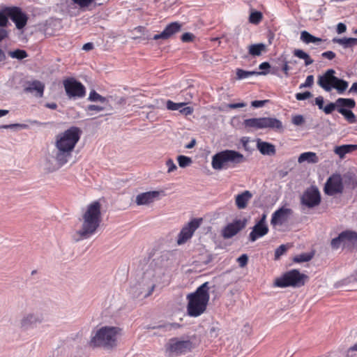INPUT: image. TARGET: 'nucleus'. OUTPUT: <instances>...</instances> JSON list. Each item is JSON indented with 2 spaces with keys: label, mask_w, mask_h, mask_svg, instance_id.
<instances>
[{
  "label": "nucleus",
  "mask_w": 357,
  "mask_h": 357,
  "mask_svg": "<svg viewBox=\"0 0 357 357\" xmlns=\"http://www.w3.org/2000/svg\"><path fill=\"white\" fill-rule=\"evenodd\" d=\"M301 40L306 44H310V43L318 44L319 43H321L323 41V40L321 38L314 36L307 31H301Z\"/></svg>",
  "instance_id": "72a5a7b5"
},
{
  "label": "nucleus",
  "mask_w": 357,
  "mask_h": 357,
  "mask_svg": "<svg viewBox=\"0 0 357 357\" xmlns=\"http://www.w3.org/2000/svg\"><path fill=\"white\" fill-rule=\"evenodd\" d=\"M236 75L237 79H243L250 77V73L249 70L237 68Z\"/></svg>",
  "instance_id": "3c124183"
},
{
  "label": "nucleus",
  "mask_w": 357,
  "mask_h": 357,
  "mask_svg": "<svg viewBox=\"0 0 357 357\" xmlns=\"http://www.w3.org/2000/svg\"><path fill=\"white\" fill-rule=\"evenodd\" d=\"M249 142H250V138L248 137H241V143L242 144L243 147L245 151H250V147L248 146Z\"/></svg>",
  "instance_id": "774afa93"
},
{
  "label": "nucleus",
  "mask_w": 357,
  "mask_h": 357,
  "mask_svg": "<svg viewBox=\"0 0 357 357\" xmlns=\"http://www.w3.org/2000/svg\"><path fill=\"white\" fill-rule=\"evenodd\" d=\"M128 293L132 298H139L142 294L141 284L136 283L135 284L130 286L128 289Z\"/></svg>",
  "instance_id": "e433bc0d"
},
{
  "label": "nucleus",
  "mask_w": 357,
  "mask_h": 357,
  "mask_svg": "<svg viewBox=\"0 0 357 357\" xmlns=\"http://www.w3.org/2000/svg\"><path fill=\"white\" fill-rule=\"evenodd\" d=\"M177 162L180 167L185 168L192 163V160L189 156L179 155L177 156Z\"/></svg>",
  "instance_id": "ea45409f"
},
{
  "label": "nucleus",
  "mask_w": 357,
  "mask_h": 357,
  "mask_svg": "<svg viewBox=\"0 0 357 357\" xmlns=\"http://www.w3.org/2000/svg\"><path fill=\"white\" fill-rule=\"evenodd\" d=\"M248 256L246 254H242L237 258V262L240 267H245L248 263Z\"/></svg>",
  "instance_id": "864d4df0"
},
{
  "label": "nucleus",
  "mask_w": 357,
  "mask_h": 357,
  "mask_svg": "<svg viewBox=\"0 0 357 357\" xmlns=\"http://www.w3.org/2000/svg\"><path fill=\"white\" fill-rule=\"evenodd\" d=\"M344 236L342 232H340L337 236L333 238L331 241V246L332 249L337 250L338 249L341 245L344 246Z\"/></svg>",
  "instance_id": "79ce46f5"
},
{
  "label": "nucleus",
  "mask_w": 357,
  "mask_h": 357,
  "mask_svg": "<svg viewBox=\"0 0 357 357\" xmlns=\"http://www.w3.org/2000/svg\"><path fill=\"white\" fill-rule=\"evenodd\" d=\"M160 195L157 190L148 191L137 195L135 202L138 206L146 205L153 202Z\"/></svg>",
  "instance_id": "aec40b11"
},
{
  "label": "nucleus",
  "mask_w": 357,
  "mask_h": 357,
  "mask_svg": "<svg viewBox=\"0 0 357 357\" xmlns=\"http://www.w3.org/2000/svg\"><path fill=\"white\" fill-rule=\"evenodd\" d=\"M333 43H337L342 45L344 48H351L357 45V38L344 37V38H333L332 39Z\"/></svg>",
  "instance_id": "c85d7f7f"
},
{
  "label": "nucleus",
  "mask_w": 357,
  "mask_h": 357,
  "mask_svg": "<svg viewBox=\"0 0 357 357\" xmlns=\"http://www.w3.org/2000/svg\"><path fill=\"white\" fill-rule=\"evenodd\" d=\"M314 84V76L312 75H308L306 77V79L304 83H302L299 86V89L303 88H311Z\"/></svg>",
  "instance_id": "8fccbe9b"
},
{
  "label": "nucleus",
  "mask_w": 357,
  "mask_h": 357,
  "mask_svg": "<svg viewBox=\"0 0 357 357\" xmlns=\"http://www.w3.org/2000/svg\"><path fill=\"white\" fill-rule=\"evenodd\" d=\"M193 107L189 106L185 107V105L179 109L180 113L185 116L191 115L193 113Z\"/></svg>",
  "instance_id": "052dcab7"
},
{
  "label": "nucleus",
  "mask_w": 357,
  "mask_h": 357,
  "mask_svg": "<svg viewBox=\"0 0 357 357\" xmlns=\"http://www.w3.org/2000/svg\"><path fill=\"white\" fill-rule=\"evenodd\" d=\"M314 105L326 114H331L334 111L340 113L349 123H356V116L352 109L356 103L351 98H338L335 102H329L324 105V98L319 96L314 98Z\"/></svg>",
  "instance_id": "f03ea898"
},
{
  "label": "nucleus",
  "mask_w": 357,
  "mask_h": 357,
  "mask_svg": "<svg viewBox=\"0 0 357 357\" xmlns=\"http://www.w3.org/2000/svg\"><path fill=\"white\" fill-rule=\"evenodd\" d=\"M308 279V276L300 272L298 269H291L284 273L275 280L274 285L280 288L303 287Z\"/></svg>",
  "instance_id": "6e6552de"
},
{
  "label": "nucleus",
  "mask_w": 357,
  "mask_h": 357,
  "mask_svg": "<svg viewBox=\"0 0 357 357\" xmlns=\"http://www.w3.org/2000/svg\"><path fill=\"white\" fill-rule=\"evenodd\" d=\"M252 197V194L249 190H245L235 197V204L238 209H244L247 207L248 203Z\"/></svg>",
  "instance_id": "393cba45"
},
{
  "label": "nucleus",
  "mask_w": 357,
  "mask_h": 357,
  "mask_svg": "<svg viewBox=\"0 0 357 357\" xmlns=\"http://www.w3.org/2000/svg\"><path fill=\"white\" fill-rule=\"evenodd\" d=\"M63 86L69 99L77 100L86 95L85 86L73 77H69L63 81Z\"/></svg>",
  "instance_id": "1a4fd4ad"
},
{
  "label": "nucleus",
  "mask_w": 357,
  "mask_h": 357,
  "mask_svg": "<svg viewBox=\"0 0 357 357\" xmlns=\"http://www.w3.org/2000/svg\"><path fill=\"white\" fill-rule=\"evenodd\" d=\"M357 151V144H342L336 146L334 149V152L341 159H343L346 154L352 153Z\"/></svg>",
  "instance_id": "bb28decb"
},
{
  "label": "nucleus",
  "mask_w": 357,
  "mask_h": 357,
  "mask_svg": "<svg viewBox=\"0 0 357 357\" xmlns=\"http://www.w3.org/2000/svg\"><path fill=\"white\" fill-rule=\"evenodd\" d=\"M262 13L258 10H252L249 15V22L253 24H258L262 20Z\"/></svg>",
  "instance_id": "4c0bfd02"
},
{
  "label": "nucleus",
  "mask_w": 357,
  "mask_h": 357,
  "mask_svg": "<svg viewBox=\"0 0 357 357\" xmlns=\"http://www.w3.org/2000/svg\"><path fill=\"white\" fill-rule=\"evenodd\" d=\"M320 192L317 186L312 185L307 188L301 197V204L308 208H313L321 203Z\"/></svg>",
  "instance_id": "9b49d317"
},
{
  "label": "nucleus",
  "mask_w": 357,
  "mask_h": 357,
  "mask_svg": "<svg viewBox=\"0 0 357 357\" xmlns=\"http://www.w3.org/2000/svg\"><path fill=\"white\" fill-rule=\"evenodd\" d=\"M305 122V119L303 115L298 114L292 118V123L295 126H301Z\"/></svg>",
  "instance_id": "bf43d9fd"
},
{
  "label": "nucleus",
  "mask_w": 357,
  "mask_h": 357,
  "mask_svg": "<svg viewBox=\"0 0 357 357\" xmlns=\"http://www.w3.org/2000/svg\"><path fill=\"white\" fill-rule=\"evenodd\" d=\"M245 156L238 151L225 149L212 156L211 165L215 170L235 167L245 161Z\"/></svg>",
  "instance_id": "39448f33"
},
{
  "label": "nucleus",
  "mask_w": 357,
  "mask_h": 357,
  "mask_svg": "<svg viewBox=\"0 0 357 357\" xmlns=\"http://www.w3.org/2000/svg\"><path fill=\"white\" fill-rule=\"evenodd\" d=\"M243 125L248 130L263 129V119L262 117L246 119L243 121Z\"/></svg>",
  "instance_id": "cd10ccee"
},
{
  "label": "nucleus",
  "mask_w": 357,
  "mask_h": 357,
  "mask_svg": "<svg viewBox=\"0 0 357 357\" xmlns=\"http://www.w3.org/2000/svg\"><path fill=\"white\" fill-rule=\"evenodd\" d=\"M312 96L313 95L310 91H305L304 92L296 93L295 97L297 100H305L312 97Z\"/></svg>",
  "instance_id": "09e8293b"
},
{
  "label": "nucleus",
  "mask_w": 357,
  "mask_h": 357,
  "mask_svg": "<svg viewBox=\"0 0 357 357\" xmlns=\"http://www.w3.org/2000/svg\"><path fill=\"white\" fill-rule=\"evenodd\" d=\"M88 100L91 102H100L101 103L108 105L110 100H113V96L103 97L97 93L95 90H91L89 93Z\"/></svg>",
  "instance_id": "2f4dec72"
},
{
  "label": "nucleus",
  "mask_w": 357,
  "mask_h": 357,
  "mask_svg": "<svg viewBox=\"0 0 357 357\" xmlns=\"http://www.w3.org/2000/svg\"><path fill=\"white\" fill-rule=\"evenodd\" d=\"M105 109V107L100 106V105H89L86 108V111H96V112H101L103 111Z\"/></svg>",
  "instance_id": "e2e57ef3"
},
{
  "label": "nucleus",
  "mask_w": 357,
  "mask_h": 357,
  "mask_svg": "<svg viewBox=\"0 0 357 357\" xmlns=\"http://www.w3.org/2000/svg\"><path fill=\"white\" fill-rule=\"evenodd\" d=\"M314 255V252H303L300 255H296L293 258V261L294 263L301 264L303 262L310 261Z\"/></svg>",
  "instance_id": "f704fd0d"
},
{
  "label": "nucleus",
  "mask_w": 357,
  "mask_h": 357,
  "mask_svg": "<svg viewBox=\"0 0 357 357\" xmlns=\"http://www.w3.org/2000/svg\"><path fill=\"white\" fill-rule=\"evenodd\" d=\"M271 66L269 62L264 61L261 63L259 66V69L260 70L259 73L261 75H266L271 71Z\"/></svg>",
  "instance_id": "49530a36"
},
{
  "label": "nucleus",
  "mask_w": 357,
  "mask_h": 357,
  "mask_svg": "<svg viewBox=\"0 0 357 357\" xmlns=\"http://www.w3.org/2000/svg\"><path fill=\"white\" fill-rule=\"evenodd\" d=\"M186 105L185 102H174L171 100L166 102V107L168 110L176 111L179 110L181 107Z\"/></svg>",
  "instance_id": "37998d69"
},
{
  "label": "nucleus",
  "mask_w": 357,
  "mask_h": 357,
  "mask_svg": "<svg viewBox=\"0 0 357 357\" xmlns=\"http://www.w3.org/2000/svg\"><path fill=\"white\" fill-rule=\"evenodd\" d=\"M42 319L40 316L35 314H29L21 321V327L24 330L34 327L38 323H40Z\"/></svg>",
  "instance_id": "b1692460"
},
{
  "label": "nucleus",
  "mask_w": 357,
  "mask_h": 357,
  "mask_svg": "<svg viewBox=\"0 0 357 357\" xmlns=\"http://www.w3.org/2000/svg\"><path fill=\"white\" fill-rule=\"evenodd\" d=\"M347 31V26L345 24L342 22H340L337 24L336 27V31L338 34H342L346 32Z\"/></svg>",
  "instance_id": "338daca9"
},
{
  "label": "nucleus",
  "mask_w": 357,
  "mask_h": 357,
  "mask_svg": "<svg viewBox=\"0 0 357 357\" xmlns=\"http://www.w3.org/2000/svg\"><path fill=\"white\" fill-rule=\"evenodd\" d=\"M119 328L115 326H102L91 337L90 347L112 349L116 346V335Z\"/></svg>",
  "instance_id": "0eeeda50"
},
{
  "label": "nucleus",
  "mask_w": 357,
  "mask_h": 357,
  "mask_svg": "<svg viewBox=\"0 0 357 357\" xmlns=\"http://www.w3.org/2000/svg\"><path fill=\"white\" fill-rule=\"evenodd\" d=\"M72 1L67 5L68 13L70 16H76L79 14V11L76 10V8L74 7L75 5H77L79 8L84 11L86 9L91 6L90 0H71Z\"/></svg>",
  "instance_id": "412c9836"
},
{
  "label": "nucleus",
  "mask_w": 357,
  "mask_h": 357,
  "mask_svg": "<svg viewBox=\"0 0 357 357\" xmlns=\"http://www.w3.org/2000/svg\"><path fill=\"white\" fill-rule=\"evenodd\" d=\"M344 190V183L340 174L335 173L331 175L326 180L324 192L328 196L341 194Z\"/></svg>",
  "instance_id": "9d476101"
},
{
  "label": "nucleus",
  "mask_w": 357,
  "mask_h": 357,
  "mask_svg": "<svg viewBox=\"0 0 357 357\" xmlns=\"http://www.w3.org/2000/svg\"><path fill=\"white\" fill-rule=\"evenodd\" d=\"M181 325L178 323H165L164 324H158L152 327L153 329H163L165 331H171L181 328Z\"/></svg>",
  "instance_id": "58836bf2"
},
{
  "label": "nucleus",
  "mask_w": 357,
  "mask_h": 357,
  "mask_svg": "<svg viewBox=\"0 0 357 357\" xmlns=\"http://www.w3.org/2000/svg\"><path fill=\"white\" fill-rule=\"evenodd\" d=\"M342 232L344 236V248L357 247V232L353 230H344Z\"/></svg>",
  "instance_id": "5701e85b"
},
{
  "label": "nucleus",
  "mask_w": 357,
  "mask_h": 357,
  "mask_svg": "<svg viewBox=\"0 0 357 357\" xmlns=\"http://www.w3.org/2000/svg\"><path fill=\"white\" fill-rule=\"evenodd\" d=\"M45 91V84L39 80H33L28 82L27 85L24 87L25 93H34L36 98H42Z\"/></svg>",
  "instance_id": "f3484780"
},
{
  "label": "nucleus",
  "mask_w": 357,
  "mask_h": 357,
  "mask_svg": "<svg viewBox=\"0 0 357 357\" xmlns=\"http://www.w3.org/2000/svg\"><path fill=\"white\" fill-rule=\"evenodd\" d=\"M351 281H357V279L356 278V277L351 275L347 278H344V279L337 282L336 284V287H340L341 286L347 285Z\"/></svg>",
  "instance_id": "5fc2aeb1"
},
{
  "label": "nucleus",
  "mask_w": 357,
  "mask_h": 357,
  "mask_svg": "<svg viewBox=\"0 0 357 357\" xmlns=\"http://www.w3.org/2000/svg\"><path fill=\"white\" fill-rule=\"evenodd\" d=\"M8 55L11 58L16 59L20 61L23 60L24 59H26L29 56L26 51L24 50H22V49H15L13 51H9Z\"/></svg>",
  "instance_id": "c9c22d12"
},
{
  "label": "nucleus",
  "mask_w": 357,
  "mask_h": 357,
  "mask_svg": "<svg viewBox=\"0 0 357 357\" xmlns=\"http://www.w3.org/2000/svg\"><path fill=\"white\" fill-rule=\"evenodd\" d=\"M257 149L263 155L273 156L276 153L275 146L268 142L261 140L260 138H257L256 140Z\"/></svg>",
  "instance_id": "6ab92c4d"
},
{
  "label": "nucleus",
  "mask_w": 357,
  "mask_h": 357,
  "mask_svg": "<svg viewBox=\"0 0 357 357\" xmlns=\"http://www.w3.org/2000/svg\"><path fill=\"white\" fill-rule=\"evenodd\" d=\"M10 6H2L0 9V28L4 29L9 24L10 19Z\"/></svg>",
  "instance_id": "c756f323"
},
{
  "label": "nucleus",
  "mask_w": 357,
  "mask_h": 357,
  "mask_svg": "<svg viewBox=\"0 0 357 357\" xmlns=\"http://www.w3.org/2000/svg\"><path fill=\"white\" fill-rule=\"evenodd\" d=\"M202 222V218H192L179 232L177 243L181 245L190 239Z\"/></svg>",
  "instance_id": "f8f14e48"
},
{
  "label": "nucleus",
  "mask_w": 357,
  "mask_h": 357,
  "mask_svg": "<svg viewBox=\"0 0 357 357\" xmlns=\"http://www.w3.org/2000/svg\"><path fill=\"white\" fill-rule=\"evenodd\" d=\"M1 129H27L29 126L24 123H11L0 126Z\"/></svg>",
  "instance_id": "a18cd8bd"
},
{
  "label": "nucleus",
  "mask_w": 357,
  "mask_h": 357,
  "mask_svg": "<svg viewBox=\"0 0 357 357\" xmlns=\"http://www.w3.org/2000/svg\"><path fill=\"white\" fill-rule=\"evenodd\" d=\"M342 183L345 185H354L356 183V175L353 172H347L342 176Z\"/></svg>",
  "instance_id": "a19ab883"
},
{
  "label": "nucleus",
  "mask_w": 357,
  "mask_h": 357,
  "mask_svg": "<svg viewBox=\"0 0 357 357\" xmlns=\"http://www.w3.org/2000/svg\"><path fill=\"white\" fill-rule=\"evenodd\" d=\"M268 102H270L269 100H255L251 102V106L255 108H260Z\"/></svg>",
  "instance_id": "6e6d98bb"
},
{
  "label": "nucleus",
  "mask_w": 357,
  "mask_h": 357,
  "mask_svg": "<svg viewBox=\"0 0 357 357\" xmlns=\"http://www.w3.org/2000/svg\"><path fill=\"white\" fill-rule=\"evenodd\" d=\"M287 249L288 246L284 244H282L279 247H278L275 250L274 259L278 260L281 257V256L286 253Z\"/></svg>",
  "instance_id": "c03bdc74"
},
{
  "label": "nucleus",
  "mask_w": 357,
  "mask_h": 357,
  "mask_svg": "<svg viewBox=\"0 0 357 357\" xmlns=\"http://www.w3.org/2000/svg\"><path fill=\"white\" fill-rule=\"evenodd\" d=\"M263 129L269 128L281 132L284 130L282 122L275 117H262Z\"/></svg>",
  "instance_id": "4be33fe9"
},
{
  "label": "nucleus",
  "mask_w": 357,
  "mask_h": 357,
  "mask_svg": "<svg viewBox=\"0 0 357 357\" xmlns=\"http://www.w3.org/2000/svg\"><path fill=\"white\" fill-rule=\"evenodd\" d=\"M266 45L262 43L252 44L248 47V53L252 56H259L266 50Z\"/></svg>",
  "instance_id": "473e14b6"
},
{
  "label": "nucleus",
  "mask_w": 357,
  "mask_h": 357,
  "mask_svg": "<svg viewBox=\"0 0 357 357\" xmlns=\"http://www.w3.org/2000/svg\"><path fill=\"white\" fill-rule=\"evenodd\" d=\"M10 20L18 30H23L29 20V15L20 7L10 6Z\"/></svg>",
  "instance_id": "4468645a"
},
{
  "label": "nucleus",
  "mask_w": 357,
  "mask_h": 357,
  "mask_svg": "<svg viewBox=\"0 0 357 357\" xmlns=\"http://www.w3.org/2000/svg\"><path fill=\"white\" fill-rule=\"evenodd\" d=\"M293 211L289 208L282 206L272 214L271 224L273 226L282 225L287 220Z\"/></svg>",
  "instance_id": "dca6fc26"
},
{
  "label": "nucleus",
  "mask_w": 357,
  "mask_h": 357,
  "mask_svg": "<svg viewBox=\"0 0 357 357\" xmlns=\"http://www.w3.org/2000/svg\"><path fill=\"white\" fill-rule=\"evenodd\" d=\"M171 340L172 342L175 340V342L170 344L169 351L172 353H175L176 355L185 354L190 351L193 348V344L189 340H176V339H172Z\"/></svg>",
  "instance_id": "2eb2a0df"
},
{
  "label": "nucleus",
  "mask_w": 357,
  "mask_h": 357,
  "mask_svg": "<svg viewBox=\"0 0 357 357\" xmlns=\"http://www.w3.org/2000/svg\"><path fill=\"white\" fill-rule=\"evenodd\" d=\"M57 23H59V21L55 19L50 18V19L46 20L45 24V28L44 29L45 34V35H52V33L50 31V28L52 26L56 25V24H57Z\"/></svg>",
  "instance_id": "de8ad7c7"
},
{
  "label": "nucleus",
  "mask_w": 357,
  "mask_h": 357,
  "mask_svg": "<svg viewBox=\"0 0 357 357\" xmlns=\"http://www.w3.org/2000/svg\"><path fill=\"white\" fill-rule=\"evenodd\" d=\"M321 56L323 58L327 59L328 60H333V59L335 58L336 54L334 52L328 50V51L323 52L321 54Z\"/></svg>",
  "instance_id": "0e129e2a"
},
{
  "label": "nucleus",
  "mask_w": 357,
  "mask_h": 357,
  "mask_svg": "<svg viewBox=\"0 0 357 357\" xmlns=\"http://www.w3.org/2000/svg\"><path fill=\"white\" fill-rule=\"evenodd\" d=\"M195 38V36L190 32H185L181 36V40L183 43L192 42Z\"/></svg>",
  "instance_id": "603ef678"
},
{
  "label": "nucleus",
  "mask_w": 357,
  "mask_h": 357,
  "mask_svg": "<svg viewBox=\"0 0 357 357\" xmlns=\"http://www.w3.org/2000/svg\"><path fill=\"white\" fill-rule=\"evenodd\" d=\"M247 219H234L231 222L228 223L222 230V236L225 239L231 238L239 231L245 227Z\"/></svg>",
  "instance_id": "ddd939ff"
},
{
  "label": "nucleus",
  "mask_w": 357,
  "mask_h": 357,
  "mask_svg": "<svg viewBox=\"0 0 357 357\" xmlns=\"http://www.w3.org/2000/svg\"><path fill=\"white\" fill-rule=\"evenodd\" d=\"M126 100L124 97L113 96V100H110L109 103H108V105H110L114 102L118 105H122L126 104Z\"/></svg>",
  "instance_id": "13d9d810"
},
{
  "label": "nucleus",
  "mask_w": 357,
  "mask_h": 357,
  "mask_svg": "<svg viewBox=\"0 0 357 357\" xmlns=\"http://www.w3.org/2000/svg\"><path fill=\"white\" fill-rule=\"evenodd\" d=\"M319 157L314 152L307 151L300 154L298 158L299 163L307 162L308 163L315 164L319 162Z\"/></svg>",
  "instance_id": "7c9ffc66"
},
{
  "label": "nucleus",
  "mask_w": 357,
  "mask_h": 357,
  "mask_svg": "<svg viewBox=\"0 0 357 357\" xmlns=\"http://www.w3.org/2000/svg\"><path fill=\"white\" fill-rule=\"evenodd\" d=\"M335 70L333 68L326 70L318 76L317 84L326 92L335 89L338 94H344L349 86V82L335 75Z\"/></svg>",
  "instance_id": "423d86ee"
},
{
  "label": "nucleus",
  "mask_w": 357,
  "mask_h": 357,
  "mask_svg": "<svg viewBox=\"0 0 357 357\" xmlns=\"http://www.w3.org/2000/svg\"><path fill=\"white\" fill-rule=\"evenodd\" d=\"M269 229L268 225H263L255 222L252 228L251 232L249 234V241L251 242L256 241L258 238H261L268 233Z\"/></svg>",
  "instance_id": "a211bd4d"
},
{
  "label": "nucleus",
  "mask_w": 357,
  "mask_h": 357,
  "mask_svg": "<svg viewBox=\"0 0 357 357\" xmlns=\"http://www.w3.org/2000/svg\"><path fill=\"white\" fill-rule=\"evenodd\" d=\"M208 282H204L197 289L187 295V312L190 317H197L206 310L209 301Z\"/></svg>",
  "instance_id": "20e7f679"
},
{
  "label": "nucleus",
  "mask_w": 357,
  "mask_h": 357,
  "mask_svg": "<svg viewBox=\"0 0 357 357\" xmlns=\"http://www.w3.org/2000/svg\"><path fill=\"white\" fill-rule=\"evenodd\" d=\"M182 24L178 22H173L168 24L162 31L166 40L172 37L174 34L181 30Z\"/></svg>",
  "instance_id": "a878e982"
},
{
  "label": "nucleus",
  "mask_w": 357,
  "mask_h": 357,
  "mask_svg": "<svg viewBox=\"0 0 357 357\" xmlns=\"http://www.w3.org/2000/svg\"><path fill=\"white\" fill-rule=\"evenodd\" d=\"M82 130L76 126H71L63 132L56 135L55 146L57 149L56 160L60 166L64 165L72 156L77 143L79 142Z\"/></svg>",
  "instance_id": "f257e3e1"
},
{
  "label": "nucleus",
  "mask_w": 357,
  "mask_h": 357,
  "mask_svg": "<svg viewBox=\"0 0 357 357\" xmlns=\"http://www.w3.org/2000/svg\"><path fill=\"white\" fill-rule=\"evenodd\" d=\"M100 209L101 204L98 201H95L88 206L83 215L82 229L77 232L79 237L75 239L76 241L87 238L96 231L101 222Z\"/></svg>",
  "instance_id": "7ed1b4c3"
},
{
  "label": "nucleus",
  "mask_w": 357,
  "mask_h": 357,
  "mask_svg": "<svg viewBox=\"0 0 357 357\" xmlns=\"http://www.w3.org/2000/svg\"><path fill=\"white\" fill-rule=\"evenodd\" d=\"M293 54L294 56L298 57V59H301L303 60L305 58H306V56L308 55V54L307 52H305L304 50H303L301 49H295L293 51Z\"/></svg>",
  "instance_id": "4d7b16f0"
},
{
  "label": "nucleus",
  "mask_w": 357,
  "mask_h": 357,
  "mask_svg": "<svg viewBox=\"0 0 357 357\" xmlns=\"http://www.w3.org/2000/svg\"><path fill=\"white\" fill-rule=\"evenodd\" d=\"M166 165L168 167V170H167L168 173L172 172L177 169L176 165H175V163L174 162V160L172 158H169L166 161Z\"/></svg>",
  "instance_id": "680f3d73"
},
{
  "label": "nucleus",
  "mask_w": 357,
  "mask_h": 357,
  "mask_svg": "<svg viewBox=\"0 0 357 357\" xmlns=\"http://www.w3.org/2000/svg\"><path fill=\"white\" fill-rule=\"evenodd\" d=\"M247 105V104L244 102H234V103H229L227 105V107L229 109H237V108H242Z\"/></svg>",
  "instance_id": "69168bd1"
}]
</instances>
